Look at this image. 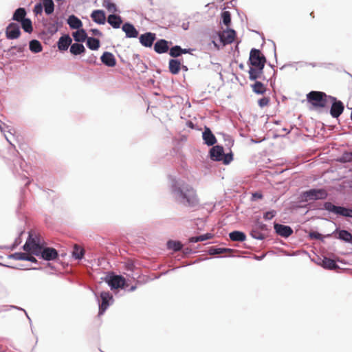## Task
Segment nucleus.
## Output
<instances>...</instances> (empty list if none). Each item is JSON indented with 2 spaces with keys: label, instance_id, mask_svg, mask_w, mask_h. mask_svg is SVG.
<instances>
[{
  "label": "nucleus",
  "instance_id": "obj_15",
  "mask_svg": "<svg viewBox=\"0 0 352 352\" xmlns=\"http://www.w3.org/2000/svg\"><path fill=\"white\" fill-rule=\"evenodd\" d=\"M235 36V31L230 29L222 32L220 39L224 44H230L234 41Z\"/></svg>",
  "mask_w": 352,
  "mask_h": 352
},
{
  "label": "nucleus",
  "instance_id": "obj_43",
  "mask_svg": "<svg viewBox=\"0 0 352 352\" xmlns=\"http://www.w3.org/2000/svg\"><path fill=\"white\" fill-rule=\"evenodd\" d=\"M251 236L256 239H264V234L261 233L260 232L257 230H253L251 232Z\"/></svg>",
  "mask_w": 352,
  "mask_h": 352
},
{
  "label": "nucleus",
  "instance_id": "obj_3",
  "mask_svg": "<svg viewBox=\"0 0 352 352\" xmlns=\"http://www.w3.org/2000/svg\"><path fill=\"white\" fill-rule=\"evenodd\" d=\"M173 192L176 197L188 206H195L199 204V200L195 189L190 185H183L182 187L173 186Z\"/></svg>",
  "mask_w": 352,
  "mask_h": 352
},
{
  "label": "nucleus",
  "instance_id": "obj_31",
  "mask_svg": "<svg viewBox=\"0 0 352 352\" xmlns=\"http://www.w3.org/2000/svg\"><path fill=\"white\" fill-rule=\"evenodd\" d=\"M73 37L77 42H83L87 38V34L84 30H80L73 33Z\"/></svg>",
  "mask_w": 352,
  "mask_h": 352
},
{
  "label": "nucleus",
  "instance_id": "obj_41",
  "mask_svg": "<svg viewBox=\"0 0 352 352\" xmlns=\"http://www.w3.org/2000/svg\"><path fill=\"white\" fill-rule=\"evenodd\" d=\"M270 99L269 97H263L258 100V104L260 107L263 108L269 105Z\"/></svg>",
  "mask_w": 352,
  "mask_h": 352
},
{
  "label": "nucleus",
  "instance_id": "obj_35",
  "mask_svg": "<svg viewBox=\"0 0 352 352\" xmlns=\"http://www.w3.org/2000/svg\"><path fill=\"white\" fill-rule=\"evenodd\" d=\"M22 28L26 32L31 33L33 30L32 23L30 19H25L21 22Z\"/></svg>",
  "mask_w": 352,
  "mask_h": 352
},
{
  "label": "nucleus",
  "instance_id": "obj_51",
  "mask_svg": "<svg viewBox=\"0 0 352 352\" xmlns=\"http://www.w3.org/2000/svg\"><path fill=\"white\" fill-rule=\"evenodd\" d=\"M189 241L191 243H197V242L201 241L200 236H199L191 237V238H190Z\"/></svg>",
  "mask_w": 352,
  "mask_h": 352
},
{
  "label": "nucleus",
  "instance_id": "obj_38",
  "mask_svg": "<svg viewBox=\"0 0 352 352\" xmlns=\"http://www.w3.org/2000/svg\"><path fill=\"white\" fill-rule=\"evenodd\" d=\"M182 48L180 46L175 45L170 48L169 54L170 56L176 58L182 54Z\"/></svg>",
  "mask_w": 352,
  "mask_h": 352
},
{
  "label": "nucleus",
  "instance_id": "obj_49",
  "mask_svg": "<svg viewBox=\"0 0 352 352\" xmlns=\"http://www.w3.org/2000/svg\"><path fill=\"white\" fill-rule=\"evenodd\" d=\"M34 12L36 14L41 13L42 11V6L41 4L36 5L34 10Z\"/></svg>",
  "mask_w": 352,
  "mask_h": 352
},
{
  "label": "nucleus",
  "instance_id": "obj_14",
  "mask_svg": "<svg viewBox=\"0 0 352 352\" xmlns=\"http://www.w3.org/2000/svg\"><path fill=\"white\" fill-rule=\"evenodd\" d=\"M203 140L208 146H212L217 142V139L208 127H205L202 135Z\"/></svg>",
  "mask_w": 352,
  "mask_h": 352
},
{
  "label": "nucleus",
  "instance_id": "obj_40",
  "mask_svg": "<svg viewBox=\"0 0 352 352\" xmlns=\"http://www.w3.org/2000/svg\"><path fill=\"white\" fill-rule=\"evenodd\" d=\"M232 250L227 248H212L209 250L210 255L220 254L227 252H231Z\"/></svg>",
  "mask_w": 352,
  "mask_h": 352
},
{
  "label": "nucleus",
  "instance_id": "obj_39",
  "mask_svg": "<svg viewBox=\"0 0 352 352\" xmlns=\"http://www.w3.org/2000/svg\"><path fill=\"white\" fill-rule=\"evenodd\" d=\"M221 18L223 20V23L226 26H228V27L230 26V23H231V16H230V12L229 11L223 12L221 14Z\"/></svg>",
  "mask_w": 352,
  "mask_h": 352
},
{
  "label": "nucleus",
  "instance_id": "obj_9",
  "mask_svg": "<svg viewBox=\"0 0 352 352\" xmlns=\"http://www.w3.org/2000/svg\"><path fill=\"white\" fill-rule=\"evenodd\" d=\"M155 39L156 34L152 32L142 34L139 37L140 43L146 47H151Z\"/></svg>",
  "mask_w": 352,
  "mask_h": 352
},
{
  "label": "nucleus",
  "instance_id": "obj_22",
  "mask_svg": "<svg viewBox=\"0 0 352 352\" xmlns=\"http://www.w3.org/2000/svg\"><path fill=\"white\" fill-rule=\"evenodd\" d=\"M181 62L176 59H170L168 63L169 71L173 74H177L181 69Z\"/></svg>",
  "mask_w": 352,
  "mask_h": 352
},
{
  "label": "nucleus",
  "instance_id": "obj_20",
  "mask_svg": "<svg viewBox=\"0 0 352 352\" xmlns=\"http://www.w3.org/2000/svg\"><path fill=\"white\" fill-rule=\"evenodd\" d=\"M107 22L113 28H119L122 23V19L120 16L111 14L107 18Z\"/></svg>",
  "mask_w": 352,
  "mask_h": 352
},
{
  "label": "nucleus",
  "instance_id": "obj_5",
  "mask_svg": "<svg viewBox=\"0 0 352 352\" xmlns=\"http://www.w3.org/2000/svg\"><path fill=\"white\" fill-rule=\"evenodd\" d=\"M328 193L324 189H310L305 191L302 194V199L305 201H314L318 199H324Z\"/></svg>",
  "mask_w": 352,
  "mask_h": 352
},
{
  "label": "nucleus",
  "instance_id": "obj_52",
  "mask_svg": "<svg viewBox=\"0 0 352 352\" xmlns=\"http://www.w3.org/2000/svg\"><path fill=\"white\" fill-rule=\"evenodd\" d=\"M28 258H26V261H32V262L36 261L35 258L34 256H31V255L28 254Z\"/></svg>",
  "mask_w": 352,
  "mask_h": 352
},
{
  "label": "nucleus",
  "instance_id": "obj_29",
  "mask_svg": "<svg viewBox=\"0 0 352 352\" xmlns=\"http://www.w3.org/2000/svg\"><path fill=\"white\" fill-rule=\"evenodd\" d=\"M85 48L82 44L74 43L70 47V52L74 55H78L85 52Z\"/></svg>",
  "mask_w": 352,
  "mask_h": 352
},
{
  "label": "nucleus",
  "instance_id": "obj_50",
  "mask_svg": "<svg viewBox=\"0 0 352 352\" xmlns=\"http://www.w3.org/2000/svg\"><path fill=\"white\" fill-rule=\"evenodd\" d=\"M91 31L95 36H101L102 35V32L98 29H92Z\"/></svg>",
  "mask_w": 352,
  "mask_h": 352
},
{
  "label": "nucleus",
  "instance_id": "obj_10",
  "mask_svg": "<svg viewBox=\"0 0 352 352\" xmlns=\"http://www.w3.org/2000/svg\"><path fill=\"white\" fill-rule=\"evenodd\" d=\"M125 278L118 275L113 276L107 280L111 289L123 288L125 286Z\"/></svg>",
  "mask_w": 352,
  "mask_h": 352
},
{
  "label": "nucleus",
  "instance_id": "obj_46",
  "mask_svg": "<svg viewBox=\"0 0 352 352\" xmlns=\"http://www.w3.org/2000/svg\"><path fill=\"white\" fill-rule=\"evenodd\" d=\"M309 236L311 239L322 240V236L321 234L317 232H311L309 233Z\"/></svg>",
  "mask_w": 352,
  "mask_h": 352
},
{
  "label": "nucleus",
  "instance_id": "obj_44",
  "mask_svg": "<svg viewBox=\"0 0 352 352\" xmlns=\"http://www.w3.org/2000/svg\"><path fill=\"white\" fill-rule=\"evenodd\" d=\"M275 214H276V211H274V210L268 211L264 214L263 218L265 220H270L275 216Z\"/></svg>",
  "mask_w": 352,
  "mask_h": 352
},
{
  "label": "nucleus",
  "instance_id": "obj_48",
  "mask_svg": "<svg viewBox=\"0 0 352 352\" xmlns=\"http://www.w3.org/2000/svg\"><path fill=\"white\" fill-rule=\"evenodd\" d=\"M200 241H204L208 239H210L212 238L213 235L210 233H207L206 234L200 235Z\"/></svg>",
  "mask_w": 352,
  "mask_h": 352
},
{
  "label": "nucleus",
  "instance_id": "obj_6",
  "mask_svg": "<svg viewBox=\"0 0 352 352\" xmlns=\"http://www.w3.org/2000/svg\"><path fill=\"white\" fill-rule=\"evenodd\" d=\"M324 208L329 212L339 214L343 217H352V209L342 206H336L331 202H325Z\"/></svg>",
  "mask_w": 352,
  "mask_h": 352
},
{
  "label": "nucleus",
  "instance_id": "obj_27",
  "mask_svg": "<svg viewBox=\"0 0 352 352\" xmlns=\"http://www.w3.org/2000/svg\"><path fill=\"white\" fill-rule=\"evenodd\" d=\"M251 87L253 91L257 94H264L267 91L266 87L259 81H256Z\"/></svg>",
  "mask_w": 352,
  "mask_h": 352
},
{
  "label": "nucleus",
  "instance_id": "obj_17",
  "mask_svg": "<svg viewBox=\"0 0 352 352\" xmlns=\"http://www.w3.org/2000/svg\"><path fill=\"white\" fill-rule=\"evenodd\" d=\"M92 20L98 24H104L106 21L105 13L102 10H95L91 14Z\"/></svg>",
  "mask_w": 352,
  "mask_h": 352
},
{
  "label": "nucleus",
  "instance_id": "obj_57",
  "mask_svg": "<svg viewBox=\"0 0 352 352\" xmlns=\"http://www.w3.org/2000/svg\"><path fill=\"white\" fill-rule=\"evenodd\" d=\"M349 243H352V240L351 241H349Z\"/></svg>",
  "mask_w": 352,
  "mask_h": 352
},
{
  "label": "nucleus",
  "instance_id": "obj_55",
  "mask_svg": "<svg viewBox=\"0 0 352 352\" xmlns=\"http://www.w3.org/2000/svg\"><path fill=\"white\" fill-rule=\"evenodd\" d=\"M136 289V286H132L130 289V291H134Z\"/></svg>",
  "mask_w": 352,
  "mask_h": 352
},
{
  "label": "nucleus",
  "instance_id": "obj_21",
  "mask_svg": "<svg viewBox=\"0 0 352 352\" xmlns=\"http://www.w3.org/2000/svg\"><path fill=\"white\" fill-rule=\"evenodd\" d=\"M72 38L69 35L61 36L58 42V47L60 50L65 51L72 43Z\"/></svg>",
  "mask_w": 352,
  "mask_h": 352
},
{
  "label": "nucleus",
  "instance_id": "obj_28",
  "mask_svg": "<svg viewBox=\"0 0 352 352\" xmlns=\"http://www.w3.org/2000/svg\"><path fill=\"white\" fill-rule=\"evenodd\" d=\"M102 5L104 8H105L108 12L114 14L118 12V8L116 5L111 2V0H102Z\"/></svg>",
  "mask_w": 352,
  "mask_h": 352
},
{
  "label": "nucleus",
  "instance_id": "obj_54",
  "mask_svg": "<svg viewBox=\"0 0 352 352\" xmlns=\"http://www.w3.org/2000/svg\"><path fill=\"white\" fill-rule=\"evenodd\" d=\"M259 227L262 229V230H265L266 228V226L265 224H261L259 226Z\"/></svg>",
  "mask_w": 352,
  "mask_h": 352
},
{
  "label": "nucleus",
  "instance_id": "obj_8",
  "mask_svg": "<svg viewBox=\"0 0 352 352\" xmlns=\"http://www.w3.org/2000/svg\"><path fill=\"white\" fill-rule=\"evenodd\" d=\"M21 35L19 25L15 23H10L6 29V36L8 39H16Z\"/></svg>",
  "mask_w": 352,
  "mask_h": 352
},
{
  "label": "nucleus",
  "instance_id": "obj_1",
  "mask_svg": "<svg viewBox=\"0 0 352 352\" xmlns=\"http://www.w3.org/2000/svg\"><path fill=\"white\" fill-rule=\"evenodd\" d=\"M23 250L36 256L41 255L46 261L54 260L58 256L57 251L52 248H44L39 235L32 230L29 237L23 245Z\"/></svg>",
  "mask_w": 352,
  "mask_h": 352
},
{
  "label": "nucleus",
  "instance_id": "obj_45",
  "mask_svg": "<svg viewBox=\"0 0 352 352\" xmlns=\"http://www.w3.org/2000/svg\"><path fill=\"white\" fill-rule=\"evenodd\" d=\"M232 160V155L230 154H226L225 155L223 153V159L221 161L223 162L225 164H229Z\"/></svg>",
  "mask_w": 352,
  "mask_h": 352
},
{
  "label": "nucleus",
  "instance_id": "obj_18",
  "mask_svg": "<svg viewBox=\"0 0 352 352\" xmlns=\"http://www.w3.org/2000/svg\"><path fill=\"white\" fill-rule=\"evenodd\" d=\"M122 29L125 32L127 38H137L138 36V31L129 23H125Z\"/></svg>",
  "mask_w": 352,
  "mask_h": 352
},
{
  "label": "nucleus",
  "instance_id": "obj_24",
  "mask_svg": "<svg viewBox=\"0 0 352 352\" xmlns=\"http://www.w3.org/2000/svg\"><path fill=\"white\" fill-rule=\"evenodd\" d=\"M230 239L232 241H244L246 239V235L240 231H233L229 234Z\"/></svg>",
  "mask_w": 352,
  "mask_h": 352
},
{
  "label": "nucleus",
  "instance_id": "obj_32",
  "mask_svg": "<svg viewBox=\"0 0 352 352\" xmlns=\"http://www.w3.org/2000/svg\"><path fill=\"white\" fill-rule=\"evenodd\" d=\"M338 238L340 240H342L345 242H349L352 241V234L345 230H342L338 231Z\"/></svg>",
  "mask_w": 352,
  "mask_h": 352
},
{
  "label": "nucleus",
  "instance_id": "obj_37",
  "mask_svg": "<svg viewBox=\"0 0 352 352\" xmlns=\"http://www.w3.org/2000/svg\"><path fill=\"white\" fill-rule=\"evenodd\" d=\"M72 254L76 258L80 259L84 255V250L78 245H75Z\"/></svg>",
  "mask_w": 352,
  "mask_h": 352
},
{
  "label": "nucleus",
  "instance_id": "obj_36",
  "mask_svg": "<svg viewBox=\"0 0 352 352\" xmlns=\"http://www.w3.org/2000/svg\"><path fill=\"white\" fill-rule=\"evenodd\" d=\"M167 247L170 250H173L174 251H178L182 249V244L179 241H169L167 243Z\"/></svg>",
  "mask_w": 352,
  "mask_h": 352
},
{
  "label": "nucleus",
  "instance_id": "obj_7",
  "mask_svg": "<svg viewBox=\"0 0 352 352\" xmlns=\"http://www.w3.org/2000/svg\"><path fill=\"white\" fill-rule=\"evenodd\" d=\"M329 104H331L330 114L333 118H338L344 111V106L342 101L337 100L336 97L331 96Z\"/></svg>",
  "mask_w": 352,
  "mask_h": 352
},
{
  "label": "nucleus",
  "instance_id": "obj_16",
  "mask_svg": "<svg viewBox=\"0 0 352 352\" xmlns=\"http://www.w3.org/2000/svg\"><path fill=\"white\" fill-rule=\"evenodd\" d=\"M210 157L214 161H221L223 156V148L221 146H214L210 151Z\"/></svg>",
  "mask_w": 352,
  "mask_h": 352
},
{
  "label": "nucleus",
  "instance_id": "obj_12",
  "mask_svg": "<svg viewBox=\"0 0 352 352\" xmlns=\"http://www.w3.org/2000/svg\"><path fill=\"white\" fill-rule=\"evenodd\" d=\"M274 227L276 232L283 237H288L293 233L292 229L288 226L274 223Z\"/></svg>",
  "mask_w": 352,
  "mask_h": 352
},
{
  "label": "nucleus",
  "instance_id": "obj_19",
  "mask_svg": "<svg viewBox=\"0 0 352 352\" xmlns=\"http://www.w3.org/2000/svg\"><path fill=\"white\" fill-rule=\"evenodd\" d=\"M154 50L158 54L167 52L168 50V42L164 39H160L155 43Z\"/></svg>",
  "mask_w": 352,
  "mask_h": 352
},
{
  "label": "nucleus",
  "instance_id": "obj_30",
  "mask_svg": "<svg viewBox=\"0 0 352 352\" xmlns=\"http://www.w3.org/2000/svg\"><path fill=\"white\" fill-rule=\"evenodd\" d=\"M87 47L92 50H96L100 47V41L98 38L89 37L87 41Z\"/></svg>",
  "mask_w": 352,
  "mask_h": 352
},
{
  "label": "nucleus",
  "instance_id": "obj_47",
  "mask_svg": "<svg viewBox=\"0 0 352 352\" xmlns=\"http://www.w3.org/2000/svg\"><path fill=\"white\" fill-rule=\"evenodd\" d=\"M263 198V195L260 192H255L252 194V200L256 201L257 199H261Z\"/></svg>",
  "mask_w": 352,
  "mask_h": 352
},
{
  "label": "nucleus",
  "instance_id": "obj_4",
  "mask_svg": "<svg viewBox=\"0 0 352 352\" xmlns=\"http://www.w3.org/2000/svg\"><path fill=\"white\" fill-rule=\"evenodd\" d=\"M331 96L319 91H311L307 94V100L311 105L312 109L318 111L327 109L329 107V100Z\"/></svg>",
  "mask_w": 352,
  "mask_h": 352
},
{
  "label": "nucleus",
  "instance_id": "obj_2",
  "mask_svg": "<svg viewBox=\"0 0 352 352\" xmlns=\"http://www.w3.org/2000/svg\"><path fill=\"white\" fill-rule=\"evenodd\" d=\"M249 61L251 67L249 69V78L255 80L260 78L263 73L266 58L259 50L252 49L250 53Z\"/></svg>",
  "mask_w": 352,
  "mask_h": 352
},
{
  "label": "nucleus",
  "instance_id": "obj_34",
  "mask_svg": "<svg viewBox=\"0 0 352 352\" xmlns=\"http://www.w3.org/2000/svg\"><path fill=\"white\" fill-rule=\"evenodd\" d=\"M43 6L47 14H50L54 12V5L52 0H43Z\"/></svg>",
  "mask_w": 352,
  "mask_h": 352
},
{
  "label": "nucleus",
  "instance_id": "obj_26",
  "mask_svg": "<svg viewBox=\"0 0 352 352\" xmlns=\"http://www.w3.org/2000/svg\"><path fill=\"white\" fill-rule=\"evenodd\" d=\"M323 267L329 270H336L339 268L333 259L324 257L322 261Z\"/></svg>",
  "mask_w": 352,
  "mask_h": 352
},
{
  "label": "nucleus",
  "instance_id": "obj_25",
  "mask_svg": "<svg viewBox=\"0 0 352 352\" xmlns=\"http://www.w3.org/2000/svg\"><path fill=\"white\" fill-rule=\"evenodd\" d=\"M67 23L69 27L72 29H78L82 26L81 21L74 15L69 16Z\"/></svg>",
  "mask_w": 352,
  "mask_h": 352
},
{
  "label": "nucleus",
  "instance_id": "obj_53",
  "mask_svg": "<svg viewBox=\"0 0 352 352\" xmlns=\"http://www.w3.org/2000/svg\"><path fill=\"white\" fill-rule=\"evenodd\" d=\"M191 50H192L191 49H182V54H187V53H190V52Z\"/></svg>",
  "mask_w": 352,
  "mask_h": 352
},
{
  "label": "nucleus",
  "instance_id": "obj_13",
  "mask_svg": "<svg viewBox=\"0 0 352 352\" xmlns=\"http://www.w3.org/2000/svg\"><path fill=\"white\" fill-rule=\"evenodd\" d=\"M102 63L106 66L113 67L116 65V60L114 55L109 52H105L100 57Z\"/></svg>",
  "mask_w": 352,
  "mask_h": 352
},
{
  "label": "nucleus",
  "instance_id": "obj_33",
  "mask_svg": "<svg viewBox=\"0 0 352 352\" xmlns=\"http://www.w3.org/2000/svg\"><path fill=\"white\" fill-rule=\"evenodd\" d=\"M42 45L37 40H32L30 42V50L34 53H38L42 51Z\"/></svg>",
  "mask_w": 352,
  "mask_h": 352
},
{
  "label": "nucleus",
  "instance_id": "obj_42",
  "mask_svg": "<svg viewBox=\"0 0 352 352\" xmlns=\"http://www.w3.org/2000/svg\"><path fill=\"white\" fill-rule=\"evenodd\" d=\"M12 257L16 260H26V258H28V254L23 252L14 253Z\"/></svg>",
  "mask_w": 352,
  "mask_h": 352
},
{
  "label": "nucleus",
  "instance_id": "obj_11",
  "mask_svg": "<svg viewBox=\"0 0 352 352\" xmlns=\"http://www.w3.org/2000/svg\"><path fill=\"white\" fill-rule=\"evenodd\" d=\"M101 302L99 305V315H102L109 306V300L112 298L109 292H103L100 294Z\"/></svg>",
  "mask_w": 352,
  "mask_h": 352
},
{
  "label": "nucleus",
  "instance_id": "obj_23",
  "mask_svg": "<svg viewBox=\"0 0 352 352\" xmlns=\"http://www.w3.org/2000/svg\"><path fill=\"white\" fill-rule=\"evenodd\" d=\"M26 11L23 8L16 9L13 14L12 19L17 22H21L25 18Z\"/></svg>",
  "mask_w": 352,
  "mask_h": 352
},
{
  "label": "nucleus",
  "instance_id": "obj_56",
  "mask_svg": "<svg viewBox=\"0 0 352 352\" xmlns=\"http://www.w3.org/2000/svg\"><path fill=\"white\" fill-rule=\"evenodd\" d=\"M311 16H312L313 18L314 17V16L313 15V12H311Z\"/></svg>",
  "mask_w": 352,
  "mask_h": 352
}]
</instances>
